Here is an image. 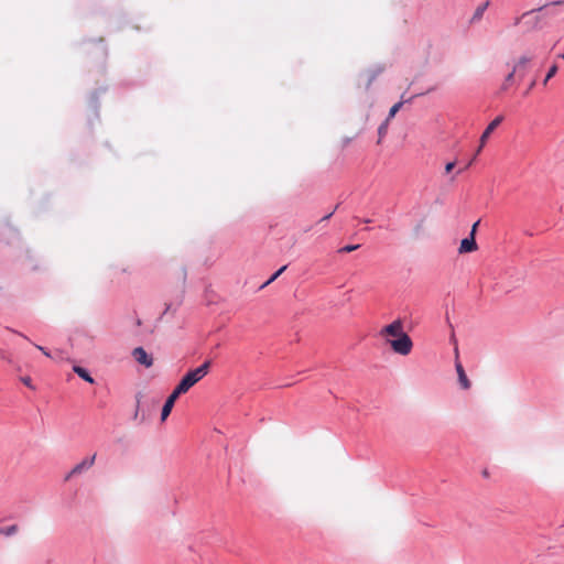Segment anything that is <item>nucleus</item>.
Returning <instances> with one entry per match:
<instances>
[{
  "mask_svg": "<svg viewBox=\"0 0 564 564\" xmlns=\"http://www.w3.org/2000/svg\"><path fill=\"white\" fill-rule=\"evenodd\" d=\"M210 369V361H205L199 367L189 370L186 375L181 379L175 389L178 390L182 394L186 393L192 387H194L197 382H199L204 377H206Z\"/></svg>",
  "mask_w": 564,
  "mask_h": 564,
  "instance_id": "f257e3e1",
  "label": "nucleus"
},
{
  "mask_svg": "<svg viewBox=\"0 0 564 564\" xmlns=\"http://www.w3.org/2000/svg\"><path fill=\"white\" fill-rule=\"evenodd\" d=\"M391 349L399 355L406 356L411 352L413 343L410 336L405 333L399 338L389 340Z\"/></svg>",
  "mask_w": 564,
  "mask_h": 564,
  "instance_id": "f03ea898",
  "label": "nucleus"
},
{
  "mask_svg": "<svg viewBox=\"0 0 564 564\" xmlns=\"http://www.w3.org/2000/svg\"><path fill=\"white\" fill-rule=\"evenodd\" d=\"M403 332V324L400 319H397L392 322L391 324L384 326L380 330V336L387 340L389 344V340L395 339L404 335Z\"/></svg>",
  "mask_w": 564,
  "mask_h": 564,
  "instance_id": "7ed1b4c3",
  "label": "nucleus"
},
{
  "mask_svg": "<svg viewBox=\"0 0 564 564\" xmlns=\"http://www.w3.org/2000/svg\"><path fill=\"white\" fill-rule=\"evenodd\" d=\"M503 120V117L502 116H498L497 118H495L488 126L487 128L485 129V131L482 132L481 137H480V140H479V147L476 151V155H478L482 148L485 147L487 140L489 139L490 134L494 132V130L502 122Z\"/></svg>",
  "mask_w": 564,
  "mask_h": 564,
  "instance_id": "20e7f679",
  "label": "nucleus"
},
{
  "mask_svg": "<svg viewBox=\"0 0 564 564\" xmlns=\"http://www.w3.org/2000/svg\"><path fill=\"white\" fill-rule=\"evenodd\" d=\"M95 460L96 454H93L90 457L84 458L80 463L73 467V469L67 475L66 479H69V477L82 474L84 470L89 469L95 464Z\"/></svg>",
  "mask_w": 564,
  "mask_h": 564,
  "instance_id": "39448f33",
  "label": "nucleus"
},
{
  "mask_svg": "<svg viewBox=\"0 0 564 564\" xmlns=\"http://www.w3.org/2000/svg\"><path fill=\"white\" fill-rule=\"evenodd\" d=\"M182 393L178 392L177 389H174L173 392L169 395V398L166 399L164 405H163V409H162V413H161V420L162 421H165L166 417L170 415L173 406H174V403L175 401L177 400V398L181 395Z\"/></svg>",
  "mask_w": 564,
  "mask_h": 564,
  "instance_id": "423d86ee",
  "label": "nucleus"
},
{
  "mask_svg": "<svg viewBox=\"0 0 564 564\" xmlns=\"http://www.w3.org/2000/svg\"><path fill=\"white\" fill-rule=\"evenodd\" d=\"M456 364L455 368L458 375V381L463 389L467 390L470 388V381L468 380L462 364L458 361V348L455 347Z\"/></svg>",
  "mask_w": 564,
  "mask_h": 564,
  "instance_id": "0eeeda50",
  "label": "nucleus"
},
{
  "mask_svg": "<svg viewBox=\"0 0 564 564\" xmlns=\"http://www.w3.org/2000/svg\"><path fill=\"white\" fill-rule=\"evenodd\" d=\"M133 358L147 368L153 365V359L150 357L142 347H137L132 351Z\"/></svg>",
  "mask_w": 564,
  "mask_h": 564,
  "instance_id": "6e6552de",
  "label": "nucleus"
},
{
  "mask_svg": "<svg viewBox=\"0 0 564 564\" xmlns=\"http://www.w3.org/2000/svg\"><path fill=\"white\" fill-rule=\"evenodd\" d=\"M477 248H478V246L476 243L475 238L469 236L468 238H465L460 241L458 252L459 253L473 252V251H476Z\"/></svg>",
  "mask_w": 564,
  "mask_h": 564,
  "instance_id": "1a4fd4ad",
  "label": "nucleus"
},
{
  "mask_svg": "<svg viewBox=\"0 0 564 564\" xmlns=\"http://www.w3.org/2000/svg\"><path fill=\"white\" fill-rule=\"evenodd\" d=\"M74 372L77 373L82 379H84L85 381L89 382V383H94V379L93 377L88 373V371L79 366H75L73 368Z\"/></svg>",
  "mask_w": 564,
  "mask_h": 564,
  "instance_id": "9d476101",
  "label": "nucleus"
},
{
  "mask_svg": "<svg viewBox=\"0 0 564 564\" xmlns=\"http://www.w3.org/2000/svg\"><path fill=\"white\" fill-rule=\"evenodd\" d=\"M531 61H532V56H528V55L521 56L519 58V61L516 63V65L513 66V72L524 69Z\"/></svg>",
  "mask_w": 564,
  "mask_h": 564,
  "instance_id": "9b49d317",
  "label": "nucleus"
},
{
  "mask_svg": "<svg viewBox=\"0 0 564 564\" xmlns=\"http://www.w3.org/2000/svg\"><path fill=\"white\" fill-rule=\"evenodd\" d=\"M389 122H390V120L386 119L384 122H382L380 124V127L378 128V135H379L378 143L379 144L381 143L382 139L386 137V134L388 132Z\"/></svg>",
  "mask_w": 564,
  "mask_h": 564,
  "instance_id": "f8f14e48",
  "label": "nucleus"
},
{
  "mask_svg": "<svg viewBox=\"0 0 564 564\" xmlns=\"http://www.w3.org/2000/svg\"><path fill=\"white\" fill-rule=\"evenodd\" d=\"M19 531V527L17 524H12L6 528H0V535L11 536Z\"/></svg>",
  "mask_w": 564,
  "mask_h": 564,
  "instance_id": "ddd939ff",
  "label": "nucleus"
},
{
  "mask_svg": "<svg viewBox=\"0 0 564 564\" xmlns=\"http://www.w3.org/2000/svg\"><path fill=\"white\" fill-rule=\"evenodd\" d=\"M488 6H489V2H488V1L484 2L482 4H480V6L476 9V11H475V13H474V15H473V20H474V21H476V20H480V19H481V17H482V14H484V12H485V11H486V9L488 8Z\"/></svg>",
  "mask_w": 564,
  "mask_h": 564,
  "instance_id": "4468645a",
  "label": "nucleus"
},
{
  "mask_svg": "<svg viewBox=\"0 0 564 564\" xmlns=\"http://www.w3.org/2000/svg\"><path fill=\"white\" fill-rule=\"evenodd\" d=\"M403 100L394 104L391 108H390V111H389V115H388V120H391L395 115L397 112L401 109V107L403 106Z\"/></svg>",
  "mask_w": 564,
  "mask_h": 564,
  "instance_id": "2eb2a0df",
  "label": "nucleus"
},
{
  "mask_svg": "<svg viewBox=\"0 0 564 564\" xmlns=\"http://www.w3.org/2000/svg\"><path fill=\"white\" fill-rule=\"evenodd\" d=\"M556 73H557V66H556V65H552V66L550 67L549 72H547V74H546L545 78H544L543 84H544V85H546V83H547L552 77H554Z\"/></svg>",
  "mask_w": 564,
  "mask_h": 564,
  "instance_id": "dca6fc26",
  "label": "nucleus"
},
{
  "mask_svg": "<svg viewBox=\"0 0 564 564\" xmlns=\"http://www.w3.org/2000/svg\"><path fill=\"white\" fill-rule=\"evenodd\" d=\"M286 269V265H283L282 268H280L263 285L262 288L269 285L270 283H272L284 270Z\"/></svg>",
  "mask_w": 564,
  "mask_h": 564,
  "instance_id": "f3484780",
  "label": "nucleus"
},
{
  "mask_svg": "<svg viewBox=\"0 0 564 564\" xmlns=\"http://www.w3.org/2000/svg\"><path fill=\"white\" fill-rule=\"evenodd\" d=\"M135 400H137V405H135V412L133 414V420L134 421L139 420V409H140V402H141V394H137Z\"/></svg>",
  "mask_w": 564,
  "mask_h": 564,
  "instance_id": "a211bd4d",
  "label": "nucleus"
},
{
  "mask_svg": "<svg viewBox=\"0 0 564 564\" xmlns=\"http://www.w3.org/2000/svg\"><path fill=\"white\" fill-rule=\"evenodd\" d=\"M359 247H360L359 245H348V246H345L341 249H339V252H351V251L357 250Z\"/></svg>",
  "mask_w": 564,
  "mask_h": 564,
  "instance_id": "6ab92c4d",
  "label": "nucleus"
},
{
  "mask_svg": "<svg viewBox=\"0 0 564 564\" xmlns=\"http://www.w3.org/2000/svg\"><path fill=\"white\" fill-rule=\"evenodd\" d=\"M21 381L30 389H34V386L32 384V380L30 377H23L21 378Z\"/></svg>",
  "mask_w": 564,
  "mask_h": 564,
  "instance_id": "aec40b11",
  "label": "nucleus"
},
{
  "mask_svg": "<svg viewBox=\"0 0 564 564\" xmlns=\"http://www.w3.org/2000/svg\"><path fill=\"white\" fill-rule=\"evenodd\" d=\"M455 167V162H448L446 165H445V173H451L453 171V169Z\"/></svg>",
  "mask_w": 564,
  "mask_h": 564,
  "instance_id": "412c9836",
  "label": "nucleus"
},
{
  "mask_svg": "<svg viewBox=\"0 0 564 564\" xmlns=\"http://www.w3.org/2000/svg\"><path fill=\"white\" fill-rule=\"evenodd\" d=\"M479 225V220L476 221L473 227H471V230H470V237L475 238V235H476V230H477V226Z\"/></svg>",
  "mask_w": 564,
  "mask_h": 564,
  "instance_id": "4be33fe9",
  "label": "nucleus"
},
{
  "mask_svg": "<svg viewBox=\"0 0 564 564\" xmlns=\"http://www.w3.org/2000/svg\"><path fill=\"white\" fill-rule=\"evenodd\" d=\"M36 348L41 350L46 357H51L50 352L44 347L36 345Z\"/></svg>",
  "mask_w": 564,
  "mask_h": 564,
  "instance_id": "5701e85b",
  "label": "nucleus"
},
{
  "mask_svg": "<svg viewBox=\"0 0 564 564\" xmlns=\"http://www.w3.org/2000/svg\"><path fill=\"white\" fill-rule=\"evenodd\" d=\"M514 73L516 72L512 70L510 74H508V76L506 77V84L510 83L513 79Z\"/></svg>",
  "mask_w": 564,
  "mask_h": 564,
  "instance_id": "b1692460",
  "label": "nucleus"
},
{
  "mask_svg": "<svg viewBox=\"0 0 564 564\" xmlns=\"http://www.w3.org/2000/svg\"><path fill=\"white\" fill-rule=\"evenodd\" d=\"M530 13H531V12L523 13V15H522L521 18L517 19L516 24H518V23L520 22V20H521V19H524V18L529 17V15H530Z\"/></svg>",
  "mask_w": 564,
  "mask_h": 564,
  "instance_id": "393cba45",
  "label": "nucleus"
},
{
  "mask_svg": "<svg viewBox=\"0 0 564 564\" xmlns=\"http://www.w3.org/2000/svg\"><path fill=\"white\" fill-rule=\"evenodd\" d=\"M333 213H334V212H332V213H329L328 215L324 216L321 220H322V221L328 220V219L333 216Z\"/></svg>",
  "mask_w": 564,
  "mask_h": 564,
  "instance_id": "a878e982",
  "label": "nucleus"
},
{
  "mask_svg": "<svg viewBox=\"0 0 564 564\" xmlns=\"http://www.w3.org/2000/svg\"><path fill=\"white\" fill-rule=\"evenodd\" d=\"M0 356H1L2 359H6V360L10 361V359L7 358L3 354H0Z\"/></svg>",
  "mask_w": 564,
  "mask_h": 564,
  "instance_id": "bb28decb",
  "label": "nucleus"
},
{
  "mask_svg": "<svg viewBox=\"0 0 564 564\" xmlns=\"http://www.w3.org/2000/svg\"><path fill=\"white\" fill-rule=\"evenodd\" d=\"M476 156H477V155L475 154V155H474V158H470V162H471V163L475 161Z\"/></svg>",
  "mask_w": 564,
  "mask_h": 564,
  "instance_id": "cd10ccee",
  "label": "nucleus"
},
{
  "mask_svg": "<svg viewBox=\"0 0 564 564\" xmlns=\"http://www.w3.org/2000/svg\"><path fill=\"white\" fill-rule=\"evenodd\" d=\"M471 164H473V163H471L470 161H469V162H467V165H466V167H465V169L469 167Z\"/></svg>",
  "mask_w": 564,
  "mask_h": 564,
  "instance_id": "c85d7f7f",
  "label": "nucleus"
},
{
  "mask_svg": "<svg viewBox=\"0 0 564 564\" xmlns=\"http://www.w3.org/2000/svg\"><path fill=\"white\" fill-rule=\"evenodd\" d=\"M560 57L564 59V53H563V54H561V55H560Z\"/></svg>",
  "mask_w": 564,
  "mask_h": 564,
  "instance_id": "c756f323",
  "label": "nucleus"
}]
</instances>
